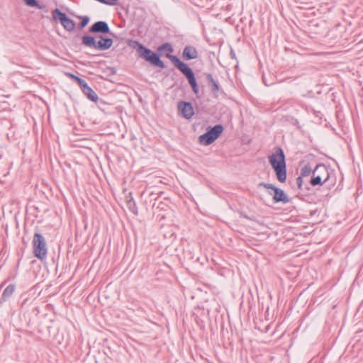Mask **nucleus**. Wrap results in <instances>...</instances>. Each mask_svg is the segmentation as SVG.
Here are the masks:
<instances>
[{
	"mask_svg": "<svg viewBox=\"0 0 363 363\" xmlns=\"http://www.w3.org/2000/svg\"><path fill=\"white\" fill-rule=\"evenodd\" d=\"M279 182L283 183L286 180V164L285 155L281 147H277L274 152L268 157Z\"/></svg>",
	"mask_w": 363,
	"mask_h": 363,
	"instance_id": "f257e3e1",
	"label": "nucleus"
},
{
	"mask_svg": "<svg viewBox=\"0 0 363 363\" xmlns=\"http://www.w3.org/2000/svg\"><path fill=\"white\" fill-rule=\"evenodd\" d=\"M82 43L86 48L96 50H106L112 46L113 40L109 38H104L102 35L96 37L84 35L82 38Z\"/></svg>",
	"mask_w": 363,
	"mask_h": 363,
	"instance_id": "f03ea898",
	"label": "nucleus"
},
{
	"mask_svg": "<svg viewBox=\"0 0 363 363\" xmlns=\"http://www.w3.org/2000/svg\"><path fill=\"white\" fill-rule=\"evenodd\" d=\"M223 129V125L220 124L216 125L213 127H208L206 133L199 137V143L206 146L211 145L219 138Z\"/></svg>",
	"mask_w": 363,
	"mask_h": 363,
	"instance_id": "7ed1b4c3",
	"label": "nucleus"
},
{
	"mask_svg": "<svg viewBox=\"0 0 363 363\" xmlns=\"http://www.w3.org/2000/svg\"><path fill=\"white\" fill-rule=\"evenodd\" d=\"M330 178L328 170L325 164H318L312 172L310 184L313 186L321 185Z\"/></svg>",
	"mask_w": 363,
	"mask_h": 363,
	"instance_id": "20e7f679",
	"label": "nucleus"
},
{
	"mask_svg": "<svg viewBox=\"0 0 363 363\" xmlns=\"http://www.w3.org/2000/svg\"><path fill=\"white\" fill-rule=\"evenodd\" d=\"M33 252L35 256L40 260L47 257V245L44 237L38 233L34 234L33 239Z\"/></svg>",
	"mask_w": 363,
	"mask_h": 363,
	"instance_id": "39448f33",
	"label": "nucleus"
},
{
	"mask_svg": "<svg viewBox=\"0 0 363 363\" xmlns=\"http://www.w3.org/2000/svg\"><path fill=\"white\" fill-rule=\"evenodd\" d=\"M138 52L140 57L143 58L146 61L150 62L152 65L157 66L160 68H164V65L162 60H160L158 54L153 52L148 48H146L142 45H139Z\"/></svg>",
	"mask_w": 363,
	"mask_h": 363,
	"instance_id": "423d86ee",
	"label": "nucleus"
},
{
	"mask_svg": "<svg viewBox=\"0 0 363 363\" xmlns=\"http://www.w3.org/2000/svg\"><path fill=\"white\" fill-rule=\"evenodd\" d=\"M259 186H263L267 189H271L274 191L273 201L274 203L281 202L283 203H287L289 202V199L286 193L281 189L275 186L272 184L261 182L258 185Z\"/></svg>",
	"mask_w": 363,
	"mask_h": 363,
	"instance_id": "0eeeda50",
	"label": "nucleus"
},
{
	"mask_svg": "<svg viewBox=\"0 0 363 363\" xmlns=\"http://www.w3.org/2000/svg\"><path fill=\"white\" fill-rule=\"evenodd\" d=\"M53 18L55 20H59L67 31L72 32L74 30L76 26L75 22L68 18L65 13L61 12L58 9H55L53 11Z\"/></svg>",
	"mask_w": 363,
	"mask_h": 363,
	"instance_id": "6e6552de",
	"label": "nucleus"
},
{
	"mask_svg": "<svg viewBox=\"0 0 363 363\" xmlns=\"http://www.w3.org/2000/svg\"><path fill=\"white\" fill-rule=\"evenodd\" d=\"M173 51L172 46L169 43H165L158 47L157 52L159 55L163 56H166L172 60V61L174 63L175 67L182 71V61L177 57L176 56H173L171 53Z\"/></svg>",
	"mask_w": 363,
	"mask_h": 363,
	"instance_id": "1a4fd4ad",
	"label": "nucleus"
},
{
	"mask_svg": "<svg viewBox=\"0 0 363 363\" xmlns=\"http://www.w3.org/2000/svg\"><path fill=\"white\" fill-rule=\"evenodd\" d=\"M183 75L188 80L189 84L195 94L199 92V86L192 69L188 64L183 62Z\"/></svg>",
	"mask_w": 363,
	"mask_h": 363,
	"instance_id": "9d476101",
	"label": "nucleus"
},
{
	"mask_svg": "<svg viewBox=\"0 0 363 363\" xmlns=\"http://www.w3.org/2000/svg\"><path fill=\"white\" fill-rule=\"evenodd\" d=\"M199 56V52L196 46L188 44L183 48V60L190 61L196 60Z\"/></svg>",
	"mask_w": 363,
	"mask_h": 363,
	"instance_id": "9b49d317",
	"label": "nucleus"
},
{
	"mask_svg": "<svg viewBox=\"0 0 363 363\" xmlns=\"http://www.w3.org/2000/svg\"><path fill=\"white\" fill-rule=\"evenodd\" d=\"M92 33H108L110 31L108 23L105 21H97L94 23L89 30Z\"/></svg>",
	"mask_w": 363,
	"mask_h": 363,
	"instance_id": "f8f14e48",
	"label": "nucleus"
},
{
	"mask_svg": "<svg viewBox=\"0 0 363 363\" xmlns=\"http://www.w3.org/2000/svg\"><path fill=\"white\" fill-rule=\"evenodd\" d=\"M206 79L213 96H218L220 91V86L218 82L213 79V75L210 73L206 74Z\"/></svg>",
	"mask_w": 363,
	"mask_h": 363,
	"instance_id": "ddd939ff",
	"label": "nucleus"
},
{
	"mask_svg": "<svg viewBox=\"0 0 363 363\" xmlns=\"http://www.w3.org/2000/svg\"><path fill=\"white\" fill-rule=\"evenodd\" d=\"M194 114V108L191 103L183 101V117L190 119Z\"/></svg>",
	"mask_w": 363,
	"mask_h": 363,
	"instance_id": "4468645a",
	"label": "nucleus"
},
{
	"mask_svg": "<svg viewBox=\"0 0 363 363\" xmlns=\"http://www.w3.org/2000/svg\"><path fill=\"white\" fill-rule=\"evenodd\" d=\"M84 94L91 101L96 102L98 100V96L96 93L89 86L85 87L82 91Z\"/></svg>",
	"mask_w": 363,
	"mask_h": 363,
	"instance_id": "2eb2a0df",
	"label": "nucleus"
},
{
	"mask_svg": "<svg viewBox=\"0 0 363 363\" xmlns=\"http://www.w3.org/2000/svg\"><path fill=\"white\" fill-rule=\"evenodd\" d=\"M14 290H15V285H13V284L9 285L4 289V291L3 294H2V297L4 299H6V298H9L13 294V293L14 292Z\"/></svg>",
	"mask_w": 363,
	"mask_h": 363,
	"instance_id": "dca6fc26",
	"label": "nucleus"
},
{
	"mask_svg": "<svg viewBox=\"0 0 363 363\" xmlns=\"http://www.w3.org/2000/svg\"><path fill=\"white\" fill-rule=\"evenodd\" d=\"M311 172H313L311 167L310 166L309 164H307L301 168L300 176L302 177H306L309 176L311 174Z\"/></svg>",
	"mask_w": 363,
	"mask_h": 363,
	"instance_id": "f3484780",
	"label": "nucleus"
},
{
	"mask_svg": "<svg viewBox=\"0 0 363 363\" xmlns=\"http://www.w3.org/2000/svg\"><path fill=\"white\" fill-rule=\"evenodd\" d=\"M25 4L31 7H37L39 9H43L45 8L44 5L40 4L36 0H24Z\"/></svg>",
	"mask_w": 363,
	"mask_h": 363,
	"instance_id": "a211bd4d",
	"label": "nucleus"
},
{
	"mask_svg": "<svg viewBox=\"0 0 363 363\" xmlns=\"http://www.w3.org/2000/svg\"><path fill=\"white\" fill-rule=\"evenodd\" d=\"M127 203H128V206L130 211L131 212H133L134 214L137 215L138 214V208H137L136 204H135L133 197H131L129 200H128Z\"/></svg>",
	"mask_w": 363,
	"mask_h": 363,
	"instance_id": "6ab92c4d",
	"label": "nucleus"
},
{
	"mask_svg": "<svg viewBox=\"0 0 363 363\" xmlns=\"http://www.w3.org/2000/svg\"><path fill=\"white\" fill-rule=\"evenodd\" d=\"M296 184H297L298 188L301 190H302V189L308 190L309 189V187L308 186V185H306L305 186H303V177L301 176H299L296 178Z\"/></svg>",
	"mask_w": 363,
	"mask_h": 363,
	"instance_id": "aec40b11",
	"label": "nucleus"
},
{
	"mask_svg": "<svg viewBox=\"0 0 363 363\" xmlns=\"http://www.w3.org/2000/svg\"><path fill=\"white\" fill-rule=\"evenodd\" d=\"M80 18H82V21L79 24V29H82L83 28H84L89 22V18L86 16H80L79 17Z\"/></svg>",
	"mask_w": 363,
	"mask_h": 363,
	"instance_id": "412c9836",
	"label": "nucleus"
},
{
	"mask_svg": "<svg viewBox=\"0 0 363 363\" xmlns=\"http://www.w3.org/2000/svg\"><path fill=\"white\" fill-rule=\"evenodd\" d=\"M76 81L78 82L79 85L82 87V91L87 87L89 85L87 83L82 79L79 77H76Z\"/></svg>",
	"mask_w": 363,
	"mask_h": 363,
	"instance_id": "4be33fe9",
	"label": "nucleus"
},
{
	"mask_svg": "<svg viewBox=\"0 0 363 363\" xmlns=\"http://www.w3.org/2000/svg\"><path fill=\"white\" fill-rule=\"evenodd\" d=\"M104 2H101L102 4L113 6V5H115L116 2L118 0H104Z\"/></svg>",
	"mask_w": 363,
	"mask_h": 363,
	"instance_id": "5701e85b",
	"label": "nucleus"
},
{
	"mask_svg": "<svg viewBox=\"0 0 363 363\" xmlns=\"http://www.w3.org/2000/svg\"><path fill=\"white\" fill-rule=\"evenodd\" d=\"M177 109L179 114L182 113V101L177 102Z\"/></svg>",
	"mask_w": 363,
	"mask_h": 363,
	"instance_id": "b1692460",
	"label": "nucleus"
},
{
	"mask_svg": "<svg viewBox=\"0 0 363 363\" xmlns=\"http://www.w3.org/2000/svg\"><path fill=\"white\" fill-rule=\"evenodd\" d=\"M230 55L232 58H235V53L233 50L231 49Z\"/></svg>",
	"mask_w": 363,
	"mask_h": 363,
	"instance_id": "393cba45",
	"label": "nucleus"
},
{
	"mask_svg": "<svg viewBox=\"0 0 363 363\" xmlns=\"http://www.w3.org/2000/svg\"><path fill=\"white\" fill-rule=\"evenodd\" d=\"M69 76L71 78H72V79H75V80H76V77H77V76H75V75H74V74H69Z\"/></svg>",
	"mask_w": 363,
	"mask_h": 363,
	"instance_id": "a878e982",
	"label": "nucleus"
}]
</instances>
